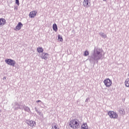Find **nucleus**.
<instances>
[{"label": "nucleus", "mask_w": 129, "mask_h": 129, "mask_svg": "<svg viewBox=\"0 0 129 129\" xmlns=\"http://www.w3.org/2000/svg\"><path fill=\"white\" fill-rule=\"evenodd\" d=\"M79 120L77 118L71 120L68 123V126L72 129H77L79 127Z\"/></svg>", "instance_id": "obj_1"}, {"label": "nucleus", "mask_w": 129, "mask_h": 129, "mask_svg": "<svg viewBox=\"0 0 129 129\" xmlns=\"http://www.w3.org/2000/svg\"><path fill=\"white\" fill-rule=\"evenodd\" d=\"M108 115H109L110 118H113L114 119L117 118V117H118V115H117L116 112L113 111H109L108 113Z\"/></svg>", "instance_id": "obj_2"}, {"label": "nucleus", "mask_w": 129, "mask_h": 129, "mask_svg": "<svg viewBox=\"0 0 129 129\" xmlns=\"http://www.w3.org/2000/svg\"><path fill=\"white\" fill-rule=\"evenodd\" d=\"M104 84L106 87H110L112 85V81L108 78L105 79L104 81Z\"/></svg>", "instance_id": "obj_3"}, {"label": "nucleus", "mask_w": 129, "mask_h": 129, "mask_svg": "<svg viewBox=\"0 0 129 129\" xmlns=\"http://www.w3.org/2000/svg\"><path fill=\"white\" fill-rule=\"evenodd\" d=\"M6 63L10 66H15L16 65V61L12 59H7L5 60Z\"/></svg>", "instance_id": "obj_4"}, {"label": "nucleus", "mask_w": 129, "mask_h": 129, "mask_svg": "<svg viewBox=\"0 0 129 129\" xmlns=\"http://www.w3.org/2000/svg\"><path fill=\"white\" fill-rule=\"evenodd\" d=\"M83 5L85 8H89L91 6V0H84L83 2Z\"/></svg>", "instance_id": "obj_5"}, {"label": "nucleus", "mask_w": 129, "mask_h": 129, "mask_svg": "<svg viewBox=\"0 0 129 129\" xmlns=\"http://www.w3.org/2000/svg\"><path fill=\"white\" fill-rule=\"evenodd\" d=\"M26 123L32 127H34V126L36 125V122L32 120H27Z\"/></svg>", "instance_id": "obj_6"}, {"label": "nucleus", "mask_w": 129, "mask_h": 129, "mask_svg": "<svg viewBox=\"0 0 129 129\" xmlns=\"http://www.w3.org/2000/svg\"><path fill=\"white\" fill-rule=\"evenodd\" d=\"M102 56V54L100 52V51H97V54H94V58H96L97 59H100L101 57Z\"/></svg>", "instance_id": "obj_7"}, {"label": "nucleus", "mask_w": 129, "mask_h": 129, "mask_svg": "<svg viewBox=\"0 0 129 129\" xmlns=\"http://www.w3.org/2000/svg\"><path fill=\"white\" fill-rule=\"evenodd\" d=\"M6 23V19L4 18H0V27H3Z\"/></svg>", "instance_id": "obj_8"}, {"label": "nucleus", "mask_w": 129, "mask_h": 129, "mask_svg": "<svg viewBox=\"0 0 129 129\" xmlns=\"http://www.w3.org/2000/svg\"><path fill=\"white\" fill-rule=\"evenodd\" d=\"M48 56H49L48 53H42L41 56V58L42 59H44V60H47V59H48Z\"/></svg>", "instance_id": "obj_9"}, {"label": "nucleus", "mask_w": 129, "mask_h": 129, "mask_svg": "<svg viewBox=\"0 0 129 129\" xmlns=\"http://www.w3.org/2000/svg\"><path fill=\"white\" fill-rule=\"evenodd\" d=\"M22 27H23V24H22V23L21 22L18 23L17 26L16 27V31H19V30H21V29H22Z\"/></svg>", "instance_id": "obj_10"}, {"label": "nucleus", "mask_w": 129, "mask_h": 129, "mask_svg": "<svg viewBox=\"0 0 129 129\" xmlns=\"http://www.w3.org/2000/svg\"><path fill=\"white\" fill-rule=\"evenodd\" d=\"M36 15H37V12L32 11L29 14V17L30 18H35V17H36Z\"/></svg>", "instance_id": "obj_11"}, {"label": "nucleus", "mask_w": 129, "mask_h": 129, "mask_svg": "<svg viewBox=\"0 0 129 129\" xmlns=\"http://www.w3.org/2000/svg\"><path fill=\"white\" fill-rule=\"evenodd\" d=\"M52 28L53 31H55V32H57V31H58V27H57V25L56 24H53Z\"/></svg>", "instance_id": "obj_12"}, {"label": "nucleus", "mask_w": 129, "mask_h": 129, "mask_svg": "<svg viewBox=\"0 0 129 129\" xmlns=\"http://www.w3.org/2000/svg\"><path fill=\"white\" fill-rule=\"evenodd\" d=\"M124 84L126 87H129V78L125 80Z\"/></svg>", "instance_id": "obj_13"}, {"label": "nucleus", "mask_w": 129, "mask_h": 129, "mask_svg": "<svg viewBox=\"0 0 129 129\" xmlns=\"http://www.w3.org/2000/svg\"><path fill=\"white\" fill-rule=\"evenodd\" d=\"M81 129H88V126H87V123H83L81 126Z\"/></svg>", "instance_id": "obj_14"}, {"label": "nucleus", "mask_w": 129, "mask_h": 129, "mask_svg": "<svg viewBox=\"0 0 129 129\" xmlns=\"http://www.w3.org/2000/svg\"><path fill=\"white\" fill-rule=\"evenodd\" d=\"M37 51L39 53H43V52H44V49H43L42 47H38L37 48Z\"/></svg>", "instance_id": "obj_15"}, {"label": "nucleus", "mask_w": 129, "mask_h": 129, "mask_svg": "<svg viewBox=\"0 0 129 129\" xmlns=\"http://www.w3.org/2000/svg\"><path fill=\"white\" fill-rule=\"evenodd\" d=\"M58 40L59 42H63V38H62V36H60V35H58Z\"/></svg>", "instance_id": "obj_16"}, {"label": "nucleus", "mask_w": 129, "mask_h": 129, "mask_svg": "<svg viewBox=\"0 0 129 129\" xmlns=\"http://www.w3.org/2000/svg\"><path fill=\"white\" fill-rule=\"evenodd\" d=\"M124 109H120V110H119V113L121 114H124Z\"/></svg>", "instance_id": "obj_17"}, {"label": "nucleus", "mask_w": 129, "mask_h": 129, "mask_svg": "<svg viewBox=\"0 0 129 129\" xmlns=\"http://www.w3.org/2000/svg\"><path fill=\"white\" fill-rule=\"evenodd\" d=\"M52 129H59V128H58V125H57V124H55V125L52 126Z\"/></svg>", "instance_id": "obj_18"}, {"label": "nucleus", "mask_w": 129, "mask_h": 129, "mask_svg": "<svg viewBox=\"0 0 129 129\" xmlns=\"http://www.w3.org/2000/svg\"><path fill=\"white\" fill-rule=\"evenodd\" d=\"M89 55V52L88 51H86L84 53V56H88Z\"/></svg>", "instance_id": "obj_19"}, {"label": "nucleus", "mask_w": 129, "mask_h": 129, "mask_svg": "<svg viewBox=\"0 0 129 129\" xmlns=\"http://www.w3.org/2000/svg\"><path fill=\"white\" fill-rule=\"evenodd\" d=\"M16 4L17 5V6H20L19 0H16Z\"/></svg>", "instance_id": "obj_20"}, {"label": "nucleus", "mask_w": 129, "mask_h": 129, "mask_svg": "<svg viewBox=\"0 0 129 129\" xmlns=\"http://www.w3.org/2000/svg\"><path fill=\"white\" fill-rule=\"evenodd\" d=\"M36 102H41V101L40 100H38V101H36Z\"/></svg>", "instance_id": "obj_21"}, {"label": "nucleus", "mask_w": 129, "mask_h": 129, "mask_svg": "<svg viewBox=\"0 0 129 129\" xmlns=\"http://www.w3.org/2000/svg\"><path fill=\"white\" fill-rule=\"evenodd\" d=\"M103 2H106V0H103Z\"/></svg>", "instance_id": "obj_22"}, {"label": "nucleus", "mask_w": 129, "mask_h": 129, "mask_svg": "<svg viewBox=\"0 0 129 129\" xmlns=\"http://www.w3.org/2000/svg\"><path fill=\"white\" fill-rule=\"evenodd\" d=\"M4 79H6V77H4Z\"/></svg>", "instance_id": "obj_23"}]
</instances>
